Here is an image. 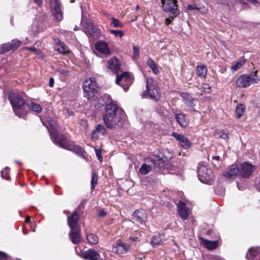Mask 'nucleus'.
Masks as SVG:
<instances>
[{"label":"nucleus","instance_id":"f257e3e1","mask_svg":"<svg viewBox=\"0 0 260 260\" xmlns=\"http://www.w3.org/2000/svg\"><path fill=\"white\" fill-rule=\"evenodd\" d=\"M105 110L103 119L107 128L120 129L124 126L127 120L126 115L116 103L111 102L106 104Z\"/></svg>","mask_w":260,"mask_h":260},{"label":"nucleus","instance_id":"f03ea898","mask_svg":"<svg viewBox=\"0 0 260 260\" xmlns=\"http://www.w3.org/2000/svg\"><path fill=\"white\" fill-rule=\"evenodd\" d=\"M50 125L51 126V129L50 131V136L55 144L64 149L72 151L79 155H83L84 151L79 146L70 143L63 135L59 134L51 124Z\"/></svg>","mask_w":260,"mask_h":260},{"label":"nucleus","instance_id":"7ed1b4c3","mask_svg":"<svg viewBox=\"0 0 260 260\" xmlns=\"http://www.w3.org/2000/svg\"><path fill=\"white\" fill-rule=\"evenodd\" d=\"M8 98L15 115L19 118H25L27 113L25 110L26 104L24 99L13 92H10Z\"/></svg>","mask_w":260,"mask_h":260},{"label":"nucleus","instance_id":"20e7f679","mask_svg":"<svg viewBox=\"0 0 260 260\" xmlns=\"http://www.w3.org/2000/svg\"><path fill=\"white\" fill-rule=\"evenodd\" d=\"M165 161L160 156L157 159L152 158H147L146 159V163L143 164L139 169V172L142 175H146L152 169L155 171H158L161 168L165 167Z\"/></svg>","mask_w":260,"mask_h":260},{"label":"nucleus","instance_id":"39448f33","mask_svg":"<svg viewBox=\"0 0 260 260\" xmlns=\"http://www.w3.org/2000/svg\"><path fill=\"white\" fill-rule=\"evenodd\" d=\"M260 81V76L256 71L253 74H244L239 77L236 81V85L239 87H247L253 84H256Z\"/></svg>","mask_w":260,"mask_h":260},{"label":"nucleus","instance_id":"423d86ee","mask_svg":"<svg viewBox=\"0 0 260 260\" xmlns=\"http://www.w3.org/2000/svg\"><path fill=\"white\" fill-rule=\"evenodd\" d=\"M198 177L203 183L211 184L213 179L212 171L207 168L205 162H201L198 168Z\"/></svg>","mask_w":260,"mask_h":260},{"label":"nucleus","instance_id":"0eeeda50","mask_svg":"<svg viewBox=\"0 0 260 260\" xmlns=\"http://www.w3.org/2000/svg\"><path fill=\"white\" fill-rule=\"evenodd\" d=\"M98 85L94 78L87 79L84 82L83 89L84 96L87 100L92 99L97 93Z\"/></svg>","mask_w":260,"mask_h":260},{"label":"nucleus","instance_id":"6e6552de","mask_svg":"<svg viewBox=\"0 0 260 260\" xmlns=\"http://www.w3.org/2000/svg\"><path fill=\"white\" fill-rule=\"evenodd\" d=\"M161 3L163 10L167 13L172 19H174L180 14L177 0H161Z\"/></svg>","mask_w":260,"mask_h":260},{"label":"nucleus","instance_id":"1a4fd4ad","mask_svg":"<svg viewBox=\"0 0 260 260\" xmlns=\"http://www.w3.org/2000/svg\"><path fill=\"white\" fill-rule=\"evenodd\" d=\"M116 83L121 86L124 90H127L133 82V77L131 73L124 72L121 74H117Z\"/></svg>","mask_w":260,"mask_h":260},{"label":"nucleus","instance_id":"9d476101","mask_svg":"<svg viewBox=\"0 0 260 260\" xmlns=\"http://www.w3.org/2000/svg\"><path fill=\"white\" fill-rule=\"evenodd\" d=\"M82 206L80 205L71 215L68 216V225L70 229L81 228L79 220V214L82 212Z\"/></svg>","mask_w":260,"mask_h":260},{"label":"nucleus","instance_id":"9b49d317","mask_svg":"<svg viewBox=\"0 0 260 260\" xmlns=\"http://www.w3.org/2000/svg\"><path fill=\"white\" fill-rule=\"evenodd\" d=\"M146 81L147 92L149 96L152 99L157 100L159 98L160 93L156 82L153 79L149 78L146 79Z\"/></svg>","mask_w":260,"mask_h":260},{"label":"nucleus","instance_id":"f8f14e48","mask_svg":"<svg viewBox=\"0 0 260 260\" xmlns=\"http://www.w3.org/2000/svg\"><path fill=\"white\" fill-rule=\"evenodd\" d=\"M50 5L52 13L56 19L61 21L63 18L61 3L59 0H50Z\"/></svg>","mask_w":260,"mask_h":260},{"label":"nucleus","instance_id":"ddd939ff","mask_svg":"<svg viewBox=\"0 0 260 260\" xmlns=\"http://www.w3.org/2000/svg\"><path fill=\"white\" fill-rule=\"evenodd\" d=\"M239 164V176L244 177H249L254 171L255 166L247 162H243Z\"/></svg>","mask_w":260,"mask_h":260},{"label":"nucleus","instance_id":"4468645a","mask_svg":"<svg viewBox=\"0 0 260 260\" xmlns=\"http://www.w3.org/2000/svg\"><path fill=\"white\" fill-rule=\"evenodd\" d=\"M83 31L89 37L96 39L99 38L100 34L98 29L94 27L90 21H87L83 23Z\"/></svg>","mask_w":260,"mask_h":260},{"label":"nucleus","instance_id":"2eb2a0df","mask_svg":"<svg viewBox=\"0 0 260 260\" xmlns=\"http://www.w3.org/2000/svg\"><path fill=\"white\" fill-rule=\"evenodd\" d=\"M147 218L146 212L142 209L137 210L133 214V219L134 221L142 225H145Z\"/></svg>","mask_w":260,"mask_h":260},{"label":"nucleus","instance_id":"dca6fc26","mask_svg":"<svg viewBox=\"0 0 260 260\" xmlns=\"http://www.w3.org/2000/svg\"><path fill=\"white\" fill-rule=\"evenodd\" d=\"M130 245L123 242L120 239L116 241V243L113 246L112 250L117 254H124L130 250Z\"/></svg>","mask_w":260,"mask_h":260},{"label":"nucleus","instance_id":"f3484780","mask_svg":"<svg viewBox=\"0 0 260 260\" xmlns=\"http://www.w3.org/2000/svg\"><path fill=\"white\" fill-rule=\"evenodd\" d=\"M121 64L116 57H112L107 62L106 67L111 71L117 74L120 71Z\"/></svg>","mask_w":260,"mask_h":260},{"label":"nucleus","instance_id":"a211bd4d","mask_svg":"<svg viewBox=\"0 0 260 260\" xmlns=\"http://www.w3.org/2000/svg\"><path fill=\"white\" fill-rule=\"evenodd\" d=\"M80 256L85 260H100L101 256L99 252L93 249H89L84 251Z\"/></svg>","mask_w":260,"mask_h":260},{"label":"nucleus","instance_id":"6ab92c4d","mask_svg":"<svg viewBox=\"0 0 260 260\" xmlns=\"http://www.w3.org/2000/svg\"><path fill=\"white\" fill-rule=\"evenodd\" d=\"M81 228L70 229L69 236L71 242L74 244H78L81 240Z\"/></svg>","mask_w":260,"mask_h":260},{"label":"nucleus","instance_id":"aec40b11","mask_svg":"<svg viewBox=\"0 0 260 260\" xmlns=\"http://www.w3.org/2000/svg\"><path fill=\"white\" fill-rule=\"evenodd\" d=\"M223 175L227 178H232L236 176H239V164H234L231 166L223 172Z\"/></svg>","mask_w":260,"mask_h":260},{"label":"nucleus","instance_id":"412c9836","mask_svg":"<svg viewBox=\"0 0 260 260\" xmlns=\"http://www.w3.org/2000/svg\"><path fill=\"white\" fill-rule=\"evenodd\" d=\"M172 135L179 142L181 146L184 149H188L190 147L191 143L184 136L176 133H173Z\"/></svg>","mask_w":260,"mask_h":260},{"label":"nucleus","instance_id":"4be33fe9","mask_svg":"<svg viewBox=\"0 0 260 260\" xmlns=\"http://www.w3.org/2000/svg\"><path fill=\"white\" fill-rule=\"evenodd\" d=\"M107 134L106 128L104 125L98 124L95 127V129L92 132V139L96 140L99 139V135L104 136Z\"/></svg>","mask_w":260,"mask_h":260},{"label":"nucleus","instance_id":"5701e85b","mask_svg":"<svg viewBox=\"0 0 260 260\" xmlns=\"http://www.w3.org/2000/svg\"><path fill=\"white\" fill-rule=\"evenodd\" d=\"M95 48L100 52L105 54H109L110 51L108 47V44L105 41H98L95 44Z\"/></svg>","mask_w":260,"mask_h":260},{"label":"nucleus","instance_id":"b1692460","mask_svg":"<svg viewBox=\"0 0 260 260\" xmlns=\"http://www.w3.org/2000/svg\"><path fill=\"white\" fill-rule=\"evenodd\" d=\"M177 206L178 214L183 219H186L188 218V213L185 203L181 201H179Z\"/></svg>","mask_w":260,"mask_h":260},{"label":"nucleus","instance_id":"393cba45","mask_svg":"<svg viewBox=\"0 0 260 260\" xmlns=\"http://www.w3.org/2000/svg\"><path fill=\"white\" fill-rule=\"evenodd\" d=\"M200 241L201 243L209 250L215 249L218 245L217 241H209L202 238H200Z\"/></svg>","mask_w":260,"mask_h":260},{"label":"nucleus","instance_id":"a878e982","mask_svg":"<svg viewBox=\"0 0 260 260\" xmlns=\"http://www.w3.org/2000/svg\"><path fill=\"white\" fill-rule=\"evenodd\" d=\"M194 3L198 8V11L202 14H206L208 12V9L207 7V3L205 0H194Z\"/></svg>","mask_w":260,"mask_h":260},{"label":"nucleus","instance_id":"bb28decb","mask_svg":"<svg viewBox=\"0 0 260 260\" xmlns=\"http://www.w3.org/2000/svg\"><path fill=\"white\" fill-rule=\"evenodd\" d=\"M175 118L179 124L183 127H186L188 125V121L185 116L182 114H177L176 115Z\"/></svg>","mask_w":260,"mask_h":260},{"label":"nucleus","instance_id":"cd10ccee","mask_svg":"<svg viewBox=\"0 0 260 260\" xmlns=\"http://www.w3.org/2000/svg\"><path fill=\"white\" fill-rule=\"evenodd\" d=\"M55 50L59 53L65 55L69 53L70 51L65 44L59 41L55 47Z\"/></svg>","mask_w":260,"mask_h":260},{"label":"nucleus","instance_id":"c85d7f7f","mask_svg":"<svg viewBox=\"0 0 260 260\" xmlns=\"http://www.w3.org/2000/svg\"><path fill=\"white\" fill-rule=\"evenodd\" d=\"M260 253V250L258 248H251L246 253V257L247 259H253L258 255Z\"/></svg>","mask_w":260,"mask_h":260},{"label":"nucleus","instance_id":"c756f323","mask_svg":"<svg viewBox=\"0 0 260 260\" xmlns=\"http://www.w3.org/2000/svg\"><path fill=\"white\" fill-rule=\"evenodd\" d=\"M197 75L201 78H205L207 73V68L205 65L198 66L196 69Z\"/></svg>","mask_w":260,"mask_h":260},{"label":"nucleus","instance_id":"7c9ffc66","mask_svg":"<svg viewBox=\"0 0 260 260\" xmlns=\"http://www.w3.org/2000/svg\"><path fill=\"white\" fill-rule=\"evenodd\" d=\"M165 241L164 236L161 235H156L154 236L151 240V243L153 245H159L161 244Z\"/></svg>","mask_w":260,"mask_h":260},{"label":"nucleus","instance_id":"2f4dec72","mask_svg":"<svg viewBox=\"0 0 260 260\" xmlns=\"http://www.w3.org/2000/svg\"><path fill=\"white\" fill-rule=\"evenodd\" d=\"M148 66L151 69L152 72L155 74H158L159 71L154 60L149 59L147 61Z\"/></svg>","mask_w":260,"mask_h":260},{"label":"nucleus","instance_id":"473e14b6","mask_svg":"<svg viewBox=\"0 0 260 260\" xmlns=\"http://www.w3.org/2000/svg\"><path fill=\"white\" fill-rule=\"evenodd\" d=\"M87 240L89 243L92 244H96L99 242V238L98 236L93 234L87 235Z\"/></svg>","mask_w":260,"mask_h":260},{"label":"nucleus","instance_id":"72a5a7b5","mask_svg":"<svg viewBox=\"0 0 260 260\" xmlns=\"http://www.w3.org/2000/svg\"><path fill=\"white\" fill-rule=\"evenodd\" d=\"M245 106L243 105L239 104L236 108V113L238 118L241 117L244 114Z\"/></svg>","mask_w":260,"mask_h":260},{"label":"nucleus","instance_id":"f704fd0d","mask_svg":"<svg viewBox=\"0 0 260 260\" xmlns=\"http://www.w3.org/2000/svg\"><path fill=\"white\" fill-rule=\"evenodd\" d=\"M30 108L33 111L38 113H41L42 110V108L40 105L34 102L30 103Z\"/></svg>","mask_w":260,"mask_h":260},{"label":"nucleus","instance_id":"c9c22d12","mask_svg":"<svg viewBox=\"0 0 260 260\" xmlns=\"http://www.w3.org/2000/svg\"><path fill=\"white\" fill-rule=\"evenodd\" d=\"M111 24L114 27H122L123 25L121 22L114 17L111 18Z\"/></svg>","mask_w":260,"mask_h":260},{"label":"nucleus","instance_id":"e433bc0d","mask_svg":"<svg viewBox=\"0 0 260 260\" xmlns=\"http://www.w3.org/2000/svg\"><path fill=\"white\" fill-rule=\"evenodd\" d=\"M11 49H12V48L10 43L4 44L1 48L0 54L7 52Z\"/></svg>","mask_w":260,"mask_h":260},{"label":"nucleus","instance_id":"4c0bfd02","mask_svg":"<svg viewBox=\"0 0 260 260\" xmlns=\"http://www.w3.org/2000/svg\"><path fill=\"white\" fill-rule=\"evenodd\" d=\"M98 182V175L94 172L92 174V179L91 180V189L93 190L97 184Z\"/></svg>","mask_w":260,"mask_h":260},{"label":"nucleus","instance_id":"58836bf2","mask_svg":"<svg viewBox=\"0 0 260 260\" xmlns=\"http://www.w3.org/2000/svg\"><path fill=\"white\" fill-rule=\"evenodd\" d=\"M244 64H245L244 60H240L239 61H238V62H236L235 64H234L231 67V70L233 72H235V71H237L238 69H240Z\"/></svg>","mask_w":260,"mask_h":260},{"label":"nucleus","instance_id":"ea45409f","mask_svg":"<svg viewBox=\"0 0 260 260\" xmlns=\"http://www.w3.org/2000/svg\"><path fill=\"white\" fill-rule=\"evenodd\" d=\"M10 44L12 46V50H16L21 46V43L18 40H13Z\"/></svg>","mask_w":260,"mask_h":260},{"label":"nucleus","instance_id":"a19ab883","mask_svg":"<svg viewBox=\"0 0 260 260\" xmlns=\"http://www.w3.org/2000/svg\"><path fill=\"white\" fill-rule=\"evenodd\" d=\"M9 168H6L4 170L2 171L1 172V176L2 178L6 179L9 180L10 179L9 176Z\"/></svg>","mask_w":260,"mask_h":260},{"label":"nucleus","instance_id":"79ce46f5","mask_svg":"<svg viewBox=\"0 0 260 260\" xmlns=\"http://www.w3.org/2000/svg\"><path fill=\"white\" fill-rule=\"evenodd\" d=\"M110 32L113 35H114L116 37H118L120 38H121L123 35H124V32L122 30H112V29H111L110 30Z\"/></svg>","mask_w":260,"mask_h":260},{"label":"nucleus","instance_id":"37998d69","mask_svg":"<svg viewBox=\"0 0 260 260\" xmlns=\"http://www.w3.org/2000/svg\"><path fill=\"white\" fill-rule=\"evenodd\" d=\"M133 59H136L139 58V48L136 46H133Z\"/></svg>","mask_w":260,"mask_h":260},{"label":"nucleus","instance_id":"c03bdc74","mask_svg":"<svg viewBox=\"0 0 260 260\" xmlns=\"http://www.w3.org/2000/svg\"><path fill=\"white\" fill-rule=\"evenodd\" d=\"M215 135L224 140L228 138V134L222 131L216 132Z\"/></svg>","mask_w":260,"mask_h":260},{"label":"nucleus","instance_id":"a18cd8bd","mask_svg":"<svg viewBox=\"0 0 260 260\" xmlns=\"http://www.w3.org/2000/svg\"><path fill=\"white\" fill-rule=\"evenodd\" d=\"M95 153L98 159L102 162L103 160V157L102 156L101 151L99 149H95Z\"/></svg>","mask_w":260,"mask_h":260},{"label":"nucleus","instance_id":"49530a36","mask_svg":"<svg viewBox=\"0 0 260 260\" xmlns=\"http://www.w3.org/2000/svg\"><path fill=\"white\" fill-rule=\"evenodd\" d=\"M217 4L220 5H225L228 7H230L229 2L227 0H217Z\"/></svg>","mask_w":260,"mask_h":260},{"label":"nucleus","instance_id":"de8ad7c7","mask_svg":"<svg viewBox=\"0 0 260 260\" xmlns=\"http://www.w3.org/2000/svg\"><path fill=\"white\" fill-rule=\"evenodd\" d=\"M204 90L207 93H209L211 91V87L207 84H204L203 85Z\"/></svg>","mask_w":260,"mask_h":260},{"label":"nucleus","instance_id":"09e8293b","mask_svg":"<svg viewBox=\"0 0 260 260\" xmlns=\"http://www.w3.org/2000/svg\"><path fill=\"white\" fill-rule=\"evenodd\" d=\"M187 8L188 10H197L198 11V8L196 7L194 3H193V4H190V5H188Z\"/></svg>","mask_w":260,"mask_h":260},{"label":"nucleus","instance_id":"8fccbe9b","mask_svg":"<svg viewBox=\"0 0 260 260\" xmlns=\"http://www.w3.org/2000/svg\"><path fill=\"white\" fill-rule=\"evenodd\" d=\"M8 255L4 252L0 251V260H7Z\"/></svg>","mask_w":260,"mask_h":260},{"label":"nucleus","instance_id":"3c124183","mask_svg":"<svg viewBox=\"0 0 260 260\" xmlns=\"http://www.w3.org/2000/svg\"><path fill=\"white\" fill-rule=\"evenodd\" d=\"M107 213L104 209H101L99 212V216L104 217L106 215Z\"/></svg>","mask_w":260,"mask_h":260},{"label":"nucleus","instance_id":"603ef678","mask_svg":"<svg viewBox=\"0 0 260 260\" xmlns=\"http://www.w3.org/2000/svg\"><path fill=\"white\" fill-rule=\"evenodd\" d=\"M57 72H58L59 73L62 74L64 76H67L68 75V72L65 71L62 68H59L57 70Z\"/></svg>","mask_w":260,"mask_h":260},{"label":"nucleus","instance_id":"864d4df0","mask_svg":"<svg viewBox=\"0 0 260 260\" xmlns=\"http://www.w3.org/2000/svg\"><path fill=\"white\" fill-rule=\"evenodd\" d=\"M28 49L33 51L34 52L38 54H40L41 52L40 49H37L35 47L28 48Z\"/></svg>","mask_w":260,"mask_h":260},{"label":"nucleus","instance_id":"5fc2aeb1","mask_svg":"<svg viewBox=\"0 0 260 260\" xmlns=\"http://www.w3.org/2000/svg\"><path fill=\"white\" fill-rule=\"evenodd\" d=\"M173 19H172L171 17H170V18H166L165 19V24L166 25H169L171 23V21H172V20Z\"/></svg>","mask_w":260,"mask_h":260},{"label":"nucleus","instance_id":"6e6d98bb","mask_svg":"<svg viewBox=\"0 0 260 260\" xmlns=\"http://www.w3.org/2000/svg\"><path fill=\"white\" fill-rule=\"evenodd\" d=\"M54 85V79L53 78H50L49 79V86L53 87Z\"/></svg>","mask_w":260,"mask_h":260},{"label":"nucleus","instance_id":"4d7b16f0","mask_svg":"<svg viewBox=\"0 0 260 260\" xmlns=\"http://www.w3.org/2000/svg\"><path fill=\"white\" fill-rule=\"evenodd\" d=\"M35 3L37 4L39 6H40L43 2V0H34Z\"/></svg>","mask_w":260,"mask_h":260},{"label":"nucleus","instance_id":"13d9d810","mask_svg":"<svg viewBox=\"0 0 260 260\" xmlns=\"http://www.w3.org/2000/svg\"><path fill=\"white\" fill-rule=\"evenodd\" d=\"M256 187L257 190L260 191V180L256 182Z\"/></svg>","mask_w":260,"mask_h":260},{"label":"nucleus","instance_id":"bf43d9fd","mask_svg":"<svg viewBox=\"0 0 260 260\" xmlns=\"http://www.w3.org/2000/svg\"><path fill=\"white\" fill-rule=\"evenodd\" d=\"M129 239L130 240H131L132 241H134V242H135V241H137V240H138V237H129Z\"/></svg>","mask_w":260,"mask_h":260},{"label":"nucleus","instance_id":"052dcab7","mask_svg":"<svg viewBox=\"0 0 260 260\" xmlns=\"http://www.w3.org/2000/svg\"><path fill=\"white\" fill-rule=\"evenodd\" d=\"M185 103L187 105H191V102L189 100H187L186 99L185 100Z\"/></svg>","mask_w":260,"mask_h":260},{"label":"nucleus","instance_id":"680f3d73","mask_svg":"<svg viewBox=\"0 0 260 260\" xmlns=\"http://www.w3.org/2000/svg\"><path fill=\"white\" fill-rule=\"evenodd\" d=\"M219 159V156H214L213 157V159H215L216 160H218Z\"/></svg>","mask_w":260,"mask_h":260},{"label":"nucleus","instance_id":"e2e57ef3","mask_svg":"<svg viewBox=\"0 0 260 260\" xmlns=\"http://www.w3.org/2000/svg\"><path fill=\"white\" fill-rule=\"evenodd\" d=\"M30 217H28L27 218H26L25 222H29L30 221Z\"/></svg>","mask_w":260,"mask_h":260},{"label":"nucleus","instance_id":"0e129e2a","mask_svg":"<svg viewBox=\"0 0 260 260\" xmlns=\"http://www.w3.org/2000/svg\"><path fill=\"white\" fill-rule=\"evenodd\" d=\"M242 4H243V7H244L245 6H246L247 5L246 3H245V2L242 3Z\"/></svg>","mask_w":260,"mask_h":260},{"label":"nucleus","instance_id":"69168bd1","mask_svg":"<svg viewBox=\"0 0 260 260\" xmlns=\"http://www.w3.org/2000/svg\"><path fill=\"white\" fill-rule=\"evenodd\" d=\"M136 9L137 10H138L139 9V5H137V6H136Z\"/></svg>","mask_w":260,"mask_h":260},{"label":"nucleus","instance_id":"338daca9","mask_svg":"<svg viewBox=\"0 0 260 260\" xmlns=\"http://www.w3.org/2000/svg\"><path fill=\"white\" fill-rule=\"evenodd\" d=\"M74 30H78V27H75L74 28Z\"/></svg>","mask_w":260,"mask_h":260},{"label":"nucleus","instance_id":"774afa93","mask_svg":"<svg viewBox=\"0 0 260 260\" xmlns=\"http://www.w3.org/2000/svg\"><path fill=\"white\" fill-rule=\"evenodd\" d=\"M260 260V259H259Z\"/></svg>","mask_w":260,"mask_h":260}]
</instances>
